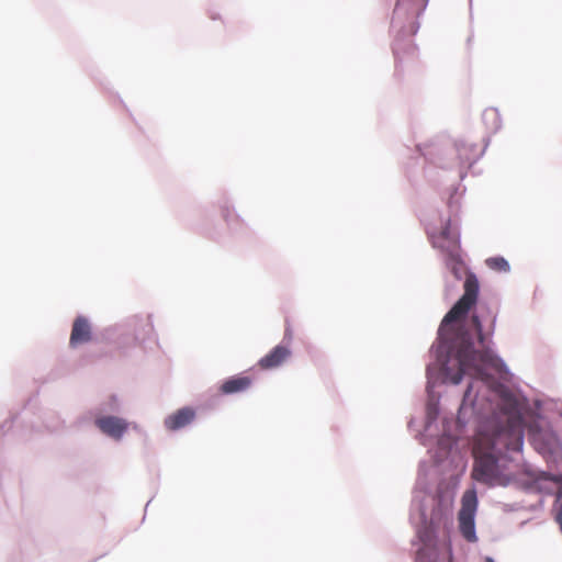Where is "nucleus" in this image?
Listing matches in <instances>:
<instances>
[{
	"instance_id": "obj_15",
	"label": "nucleus",
	"mask_w": 562,
	"mask_h": 562,
	"mask_svg": "<svg viewBox=\"0 0 562 562\" xmlns=\"http://www.w3.org/2000/svg\"><path fill=\"white\" fill-rule=\"evenodd\" d=\"M496 456L494 454V476H493V480H494V484L498 482V479H497V475H496Z\"/></svg>"
},
{
	"instance_id": "obj_11",
	"label": "nucleus",
	"mask_w": 562,
	"mask_h": 562,
	"mask_svg": "<svg viewBox=\"0 0 562 562\" xmlns=\"http://www.w3.org/2000/svg\"><path fill=\"white\" fill-rule=\"evenodd\" d=\"M252 384V379L247 375H234L225 380L218 391L223 395H231L247 391Z\"/></svg>"
},
{
	"instance_id": "obj_13",
	"label": "nucleus",
	"mask_w": 562,
	"mask_h": 562,
	"mask_svg": "<svg viewBox=\"0 0 562 562\" xmlns=\"http://www.w3.org/2000/svg\"><path fill=\"white\" fill-rule=\"evenodd\" d=\"M411 3L415 7L416 10L419 11L425 7L426 0H398L397 7Z\"/></svg>"
},
{
	"instance_id": "obj_9",
	"label": "nucleus",
	"mask_w": 562,
	"mask_h": 562,
	"mask_svg": "<svg viewBox=\"0 0 562 562\" xmlns=\"http://www.w3.org/2000/svg\"><path fill=\"white\" fill-rule=\"evenodd\" d=\"M195 412L193 408L183 407L167 416L164 424L168 430L175 431L188 426L193 422Z\"/></svg>"
},
{
	"instance_id": "obj_18",
	"label": "nucleus",
	"mask_w": 562,
	"mask_h": 562,
	"mask_svg": "<svg viewBox=\"0 0 562 562\" xmlns=\"http://www.w3.org/2000/svg\"><path fill=\"white\" fill-rule=\"evenodd\" d=\"M485 562H492V558L487 557V558L485 559Z\"/></svg>"
},
{
	"instance_id": "obj_6",
	"label": "nucleus",
	"mask_w": 562,
	"mask_h": 562,
	"mask_svg": "<svg viewBox=\"0 0 562 562\" xmlns=\"http://www.w3.org/2000/svg\"><path fill=\"white\" fill-rule=\"evenodd\" d=\"M459 512V529L464 539L470 542L476 541L474 515L476 512L477 498L474 490L464 492Z\"/></svg>"
},
{
	"instance_id": "obj_8",
	"label": "nucleus",
	"mask_w": 562,
	"mask_h": 562,
	"mask_svg": "<svg viewBox=\"0 0 562 562\" xmlns=\"http://www.w3.org/2000/svg\"><path fill=\"white\" fill-rule=\"evenodd\" d=\"M95 425L103 434L116 440L122 438L128 426L124 419L115 416L100 417L95 420Z\"/></svg>"
},
{
	"instance_id": "obj_2",
	"label": "nucleus",
	"mask_w": 562,
	"mask_h": 562,
	"mask_svg": "<svg viewBox=\"0 0 562 562\" xmlns=\"http://www.w3.org/2000/svg\"><path fill=\"white\" fill-rule=\"evenodd\" d=\"M471 328L473 333L462 334L460 341L456 344L458 371L450 374V369L447 367L446 375L451 383L459 384L462 376L469 374L481 380L490 389L492 386V355L485 342L477 316H472Z\"/></svg>"
},
{
	"instance_id": "obj_1",
	"label": "nucleus",
	"mask_w": 562,
	"mask_h": 562,
	"mask_svg": "<svg viewBox=\"0 0 562 562\" xmlns=\"http://www.w3.org/2000/svg\"><path fill=\"white\" fill-rule=\"evenodd\" d=\"M494 395H497V411H494V450L519 451L524 443L526 415L529 412L527 402L504 387L496 385V380L510 382L513 374L502 359L494 356Z\"/></svg>"
},
{
	"instance_id": "obj_17",
	"label": "nucleus",
	"mask_w": 562,
	"mask_h": 562,
	"mask_svg": "<svg viewBox=\"0 0 562 562\" xmlns=\"http://www.w3.org/2000/svg\"><path fill=\"white\" fill-rule=\"evenodd\" d=\"M291 336V330H290V327L286 325L285 327V337H290Z\"/></svg>"
},
{
	"instance_id": "obj_10",
	"label": "nucleus",
	"mask_w": 562,
	"mask_h": 562,
	"mask_svg": "<svg viewBox=\"0 0 562 562\" xmlns=\"http://www.w3.org/2000/svg\"><path fill=\"white\" fill-rule=\"evenodd\" d=\"M291 356V350L285 346H276L269 353L262 357L258 366L263 370H271L281 366Z\"/></svg>"
},
{
	"instance_id": "obj_3",
	"label": "nucleus",
	"mask_w": 562,
	"mask_h": 562,
	"mask_svg": "<svg viewBox=\"0 0 562 562\" xmlns=\"http://www.w3.org/2000/svg\"><path fill=\"white\" fill-rule=\"evenodd\" d=\"M464 293L445 315L440 327L439 336L443 340H452L456 334V325L463 319L470 310L476 304L479 295V281L474 274H468L463 284Z\"/></svg>"
},
{
	"instance_id": "obj_19",
	"label": "nucleus",
	"mask_w": 562,
	"mask_h": 562,
	"mask_svg": "<svg viewBox=\"0 0 562 562\" xmlns=\"http://www.w3.org/2000/svg\"><path fill=\"white\" fill-rule=\"evenodd\" d=\"M492 262V259H486V263H491Z\"/></svg>"
},
{
	"instance_id": "obj_5",
	"label": "nucleus",
	"mask_w": 562,
	"mask_h": 562,
	"mask_svg": "<svg viewBox=\"0 0 562 562\" xmlns=\"http://www.w3.org/2000/svg\"><path fill=\"white\" fill-rule=\"evenodd\" d=\"M427 233L435 247L447 251L448 258L457 260L459 249V232L451 216L440 218V225L428 224Z\"/></svg>"
},
{
	"instance_id": "obj_14",
	"label": "nucleus",
	"mask_w": 562,
	"mask_h": 562,
	"mask_svg": "<svg viewBox=\"0 0 562 562\" xmlns=\"http://www.w3.org/2000/svg\"><path fill=\"white\" fill-rule=\"evenodd\" d=\"M555 520L560 525V528L562 530V503L559 506V509H558V513H557V516H555Z\"/></svg>"
},
{
	"instance_id": "obj_16",
	"label": "nucleus",
	"mask_w": 562,
	"mask_h": 562,
	"mask_svg": "<svg viewBox=\"0 0 562 562\" xmlns=\"http://www.w3.org/2000/svg\"><path fill=\"white\" fill-rule=\"evenodd\" d=\"M445 215H446V216H441V213H438L439 218H438V220H436V221H434V222H431L430 224H435V225H437V223H436V222H439V223H440V218H446L447 216H450V214H449V213H446Z\"/></svg>"
},
{
	"instance_id": "obj_4",
	"label": "nucleus",
	"mask_w": 562,
	"mask_h": 562,
	"mask_svg": "<svg viewBox=\"0 0 562 562\" xmlns=\"http://www.w3.org/2000/svg\"><path fill=\"white\" fill-rule=\"evenodd\" d=\"M472 454L474 465L472 477L486 484L492 483V431L481 426L473 439Z\"/></svg>"
},
{
	"instance_id": "obj_7",
	"label": "nucleus",
	"mask_w": 562,
	"mask_h": 562,
	"mask_svg": "<svg viewBox=\"0 0 562 562\" xmlns=\"http://www.w3.org/2000/svg\"><path fill=\"white\" fill-rule=\"evenodd\" d=\"M92 339V328L88 318L78 316L72 323L69 346L76 348L79 345L87 344Z\"/></svg>"
},
{
	"instance_id": "obj_12",
	"label": "nucleus",
	"mask_w": 562,
	"mask_h": 562,
	"mask_svg": "<svg viewBox=\"0 0 562 562\" xmlns=\"http://www.w3.org/2000/svg\"><path fill=\"white\" fill-rule=\"evenodd\" d=\"M494 270L499 272H508L509 263L503 257H494Z\"/></svg>"
}]
</instances>
